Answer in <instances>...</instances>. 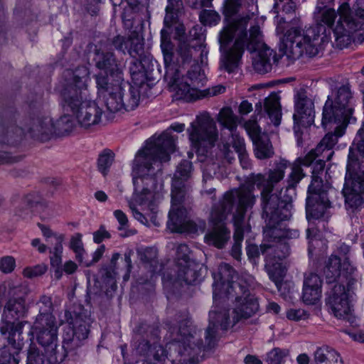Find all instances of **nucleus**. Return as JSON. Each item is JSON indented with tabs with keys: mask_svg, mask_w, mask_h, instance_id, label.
<instances>
[{
	"mask_svg": "<svg viewBox=\"0 0 364 364\" xmlns=\"http://www.w3.org/2000/svg\"><path fill=\"white\" fill-rule=\"evenodd\" d=\"M325 154H321V156L318 157L313 166H311V174H312V181L313 183L315 180L320 181L321 183H323L321 177L318 176L320 173H322L324 168L325 164L326 161L331 160V158H325Z\"/></svg>",
	"mask_w": 364,
	"mask_h": 364,
	"instance_id": "5fc2aeb1",
	"label": "nucleus"
},
{
	"mask_svg": "<svg viewBox=\"0 0 364 364\" xmlns=\"http://www.w3.org/2000/svg\"><path fill=\"white\" fill-rule=\"evenodd\" d=\"M262 105L261 102L257 103L255 105V113H257V115H255L251 119L247 120L245 123V129L247 131V134H249L250 137L252 140L255 139L256 138H258L263 134H265L264 133H262L261 128L257 124V116L262 114Z\"/></svg>",
	"mask_w": 364,
	"mask_h": 364,
	"instance_id": "c03bdc74",
	"label": "nucleus"
},
{
	"mask_svg": "<svg viewBox=\"0 0 364 364\" xmlns=\"http://www.w3.org/2000/svg\"><path fill=\"white\" fill-rule=\"evenodd\" d=\"M184 14L183 0H167L164 24L167 28L178 23Z\"/></svg>",
	"mask_w": 364,
	"mask_h": 364,
	"instance_id": "c85d7f7f",
	"label": "nucleus"
},
{
	"mask_svg": "<svg viewBox=\"0 0 364 364\" xmlns=\"http://www.w3.org/2000/svg\"><path fill=\"white\" fill-rule=\"evenodd\" d=\"M279 97L276 93H272L265 98L264 102V114H267L270 121L276 127L281 123L282 110Z\"/></svg>",
	"mask_w": 364,
	"mask_h": 364,
	"instance_id": "c756f323",
	"label": "nucleus"
},
{
	"mask_svg": "<svg viewBox=\"0 0 364 364\" xmlns=\"http://www.w3.org/2000/svg\"><path fill=\"white\" fill-rule=\"evenodd\" d=\"M265 268L267 269L269 279L274 282L275 285L279 289L282 284L284 273L281 269V264L276 262H267L266 261Z\"/></svg>",
	"mask_w": 364,
	"mask_h": 364,
	"instance_id": "49530a36",
	"label": "nucleus"
},
{
	"mask_svg": "<svg viewBox=\"0 0 364 364\" xmlns=\"http://www.w3.org/2000/svg\"><path fill=\"white\" fill-rule=\"evenodd\" d=\"M330 188L328 183L316 180L309 186L306 199V215L309 222L319 219L327 220L331 217V203L328 196Z\"/></svg>",
	"mask_w": 364,
	"mask_h": 364,
	"instance_id": "2eb2a0df",
	"label": "nucleus"
},
{
	"mask_svg": "<svg viewBox=\"0 0 364 364\" xmlns=\"http://www.w3.org/2000/svg\"><path fill=\"white\" fill-rule=\"evenodd\" d=\"M161 48L166 68V77L168 85L176 92L177 100H192L199 98L194 97L198 89L205 81V75L198 65L192 67L187 73L186 80L181 75V68L191 63L194 48L187 40L180 38L176 48L169 38L168 32L163 28L161 31Z\"/></svg>",
	"mask_w": 364,
	"mask_h": 364,
	"instance_id": "7ed1b4c3",
	"label": "nucleus"
},
{
	"mask_svg": "<svg viewBox=\"0 0 364 364\" xmlns=\"http://www.w3.org/2000/svg\"><path fill=\"white\" fill-rule=\"evenodd\" d=\"M316 364H342V360L334 349L328 346L318 348L314 353Z\"/></svg>",
	"mask_w": 364,
	"mask_h": 364,
	"instance_id": "f704fd0d",
	"label": "nucleus"
},
{
	"mask_svg": "<svg viewBox=\"0 0 364 364\" xmlns=\"http://www.w3.org/2000/svg\"><path fill=\"white\" fill-rule=\"evenodd\" d=\"M36 304L38 306L39 313L36 316L35 321L50 319V317L51 319L56 320L55 316L53 314V304L50 296L42 295Z\"/></svg>",
	"mask_w": 364,
	"mask_h": 364,
	"instance_id": "79ce46f5",
	"label": "nucleus"
},
{
	"mask_svg": "<svg viewBox=\"0 0 364 364\" xmlns=\"http://www.w3.org/2000/svg\"><path fill=\"white\" fill-rule=\"evenodd\" d=\"M252 14H246L228 23L219 33V43L222 55L220 68L229 73L235 72L241 63L245 48L250 52H257L253 58L255 70L264 74L272 70L271 57L274 52L263 42L258 25L247 28Z\"/></svg>",
	"mask_w": 364,
	"mask_h": 364,
	"instance_id": "f257e3e1",
	"label": "nucleus"
},
{
	"mask_svg": "<svg viewBox=\"0 0 364 364\" xmlns=\"http://www.w3.org/2000/svg\"><path fill=\"white\" fill-rule=\"evenodd\" d=\"M305 176L303 168L296 166L294 162L291 164V171L287 178V186L285 192L290 188H294L300 181Z\"/></svg>",
	"mask_w": 364,
	"mask_h": 364,
	"instance_id": "8fccbe9b",
	"label": "nucleus"
},
{
	"mask_svg": "<svg viewBox=\"0 0 364 364\" xmlns=\"http://www.w3.org/2000/svg\"><path fill=\"white\" fill-rule=\"evenodd\" d=\"M255 284V278L242 274L228 290V299H235L232 310V321L235 324L254 316L259 309L257 298L251 292Z\"/></svg>",
	"mask_w": 364,
	"mask_h": 364,
	"instance_id": "1a4fd4ad",
	"label": "nucleus"
},
{
	"mask_svg": "<svg viewBox=\"0 0 364 364\" xmlns=\"http://www.w3.org/2000/svg\"><path fill=\"white\" fill-rule=\"evenodd\" d=\"M321 153L318 151H316V148L311 149L306 154L303 156L298 157L294 163L296 164V166L301 167H311L316 160L321 156Z\"/></svg>",
	"mask_w": 364,
	"mask_h": 364,
	"instance_id": "864d4df0",
	"label": "nucleus"
},
{
	"mask_svg": "<svg viewBox=\"0 0 364 364\" xmlns=\"http://www.w3.org/2000/svg\"><path fill=\"white\" fill-rule=\"evenodd\" d=\"M41 196L37 193H32L25 196L15 205V215L24 218L28 215L31 211V208L41 202Z\"/></svg>",
	"mask_w": 364,
	"mask_h": 364,
	"instance_id": "473e14b6",
	"label": "nucleus"
},
{
	"mask_svg": "<svg viewBox=\"0 0 364 364\" xmlns=\"http://www.w3.org/2000/svg\"><path fill=\"white\" fill-rule=\"evenodd\" d=\"M213 275L214 300L217 296L221 297L223 295L227 296L228 289L232 283L237 281V279L233 280L236 277L235 269L230 264L223 263L219 266L218 273H214Z\"/></svg>",
	"mask_w": 364,
	"mask_h": 364,
	"instance_id": "5701e85b",
	"label": "nucleus"
},
{
	"mask_svg": "<svg viewBox=\"0 0 364 364\" xmlns=\"http://www.w3.org/2000/svg\"><path fill=\"white\" fill-rule=\"evenodd\" d=\"M58 332L57 321L50 318L35 321L29 331L36 335V341L43 348L46 360L50 364H58L65 360L64 352L58 351Z\"/></svg>",
	"mask_w": 364,
	"mask_h": 364,
	"instance_id": "ddd939ff",
	"label": "nucleus"
},
{
	"mask_svg": "<svg viewBox=\"0 0 364 364\" xmlns=\"http://www.w3.org/2000/svg\"><path fill=\"white\" fill-rule=\"evenodd\" d=\"M45 358H46V354L41 353L36 346H30L28 350L27 364H43Z\"/></svg>",
	"mask_w": 364,
	"mask_h": 364,
	"instance_id": "13d9d810",
	"label": "nucleus"
},
{
	"mask_svg": "<svg viewBox=\"0 0 364 364\" xmlns=\"http://www.w3.org/2000/svg\"><path fill=\"white\" fill-rule=\"evenodd\" d=\"M291 208L292 203H289L288 200L282 203L278 208H274L272 215L262 211V218L266 223L264 228V238L269 240H286L299 237V232L297 230L287 229L283 226V222L289 220L291 216Z\"/></svg>",
	"mask_w": 364,
	"mask_h": 364,
	"instance_id": "4468645a",
	"label": "nucleus"
},
{
	"mask_svg": "<svg viewBox=\"0 0 364 364\" xmlns=\"http://www.w3.org/2000/svg\"><path fill=\"white\" fill-rule=\"evenodd\" d=\"M64 235H58L55 237V242L53 244V247L50 249V264L53 267H56L55 271V276L57 279H60L62 276V270L60 269V266L62 263L63 256V242L64 241Z\"/></svg>",
	"mask_w": 364,
	"mask_h": 364,
	"instance_id": "c9c22d12",
	"label": "nucleus"
},
{
	"mask_svg": "<svg viewBox=\"0 0 364 364\" xmlns=\"http://www.w3.org/2000/svg\"><path fill=\"white\" fill-rule=\"evenodd\" d=\"M233 195L225 193L218 203L213 205L208 224L210 230L205 235V242L217 248H223L230 237V231L228 229L225 220L232 211Z\"/></svg>",
	"mask_w": 364,
	"mask_h": 364,
	"instance_id": "9b49d317",
	"label": "nucleus"
},
{
	"mask_svg": "<svg viewBox=\"0 0 364 364\" xmlns=\"http://www.w3.org/2000/svg\"><path fill=\"white\" fill-rule=\"evenodd\" d=\"M17 320H12L11 325L8 327V329L6 328V321H2L1 326H0V331L4 335H8V339L9 341V343L11 341L15 342V336L16 333H18L19 336L22 333L23 328L26 324H28V323L27 321H18L16 322Z\"/></svg>",
	"mask_w": 364,
	"mask_h": 364,
	"instance_id": "a18cd8bd",
	"label": "nucleus"
},
{
	"mask_svg": "<svg viewBox=\"0 0 364 364\" xmlns=\"http://www.w3.org/2000/svg\"><path fill=\"white\" fill-rule=\"evenodd\" d=\"M333 123L336 124L334 132L326 134L316 147V151H318L322 154H325V158L332 157L334 153L332 150L333 147L338 142V138L344 135L346 127L350 124L346 122Z\"/></svg>",
	"mask_w": 364,
	"mask_h": 364,
	"instance_id": "bb28decb",
	"label": "nucleus"
},
{
	"mask_svg": "<svg viewBox=\"0 0 364 364\" xmlns=\"http://www.w3.org/2000/svg\"><path fill=\"white\" fill-rule=\"evenodd\" d=\"M233 195L232 208L236 205L235 213L233 214V223L235 232L234 242L242 243L244 238L243 223L247 209L251 208L255 203V196L252 194L251 188H235L227 191Z\"/></svg>",
	"mask_w": 364,
	"mask_h": 364,
	"instance_id": "a211bd4d",
	"label": "nucleus"
},
{
	"mask_svg": "<svg viewBox=\"0 0 364 364\" xmlns=\"http://www.w3.org/2000/svg\"><path fill=\"white\" fill-rule=\"evenodd\" d=\"M289 166V161L285 159H281L275 164V166L268 171V177L266 178L261 173L252 174L249 178V182L240 187L251 188L252 194H253L254 186L262 188V208L264 213L269 215L272 214L274 208H278L283 203L289 200V203H292V198L286 193L282 196V191L279 195L272 193L274 186L281 181L285 175V171Z\"/></svg>",
	"mask_w": 364,
	"mask_h": 364,
	"instance_id": "6e6552de",
	"label": "nucleus"
},
{
	"mask_svg": "<svg viewBox=\"0 0 364 364\" xmlns=\"http://www.w3.org/2000/svg\"><path fill=\"white\" fill-rule=\"evenodd\" d=\"M77 122L74 115L65 114L61 116L54 124V135L61 136L69 134L76 127Z\"/></svg>",
	"mask_w": 364,
	"mask_h": 364,
	"instance_id": "58836bf2",
	"label": "nucleus"
},
{
	"mask_svg": "<svg viewBox=\"0 0 364 364\" xmlns=\"http://www.w3.org/2000/svg\"><path fill=\"white\" fill-rule=\"evenodd\" d=\"M132 37V36H129L126 38L124 36H117L114 38L112 44L117 50L125 53L129 46Z\"/></svg>",
	"mask_w": 364,
	"mask_h": 364,
	"instance_id": "69168bd1",
	"label": "nucleus"
},
{
	"mask_svg": "<svg viewBox=\"0 0 364 364\" xmlns=\"http://www.w3.org/2000/svg\"><path fill=\"white\" fill-rule=\"evenodd\" d=\"M177 272L176 279L182 284L184 282L186 284H193L199 279L200 274L198 270V264L195 262H192L183 265H179Z\"/></svg>",
	"mask_w": 364,
	"mask_h": 364,
	"instance_id": "2f4dec72",
	"label": "nucleus"
},
{
	"mask_svg": "<svg viewBox=\"0 0 364 364\" xmlns=\"http://www.w3.org/2000/svg\"><path fill=\"white\" fill-rule=\"evenodd\" d=\"M123 88L115 87L112 88L110 93L103 96L105 99V104L109 112L112 113L123 112L124 107L123 106L122 97Z\"/></svg>",
	"mask_w": 364,
	"mask_h": 364,
	"instance_id": "72a5a7b5",
	"label": "nucleus"
},
{
	"mask_svg": "<svg viewBox=\"0 0 364 364\" xmlns=\"http://www.w3.org/2000/svg\"><path fill=\"white\" fill-rule=\"evenodd\" d=\"M192 163L183 160L177 166L172 179L171 196L173 200L180 201L184 198L186 192V181L191 176Z\"/></svg>",
	"mask_w": 364,
	"mask_h": 364,
	"instance_id": "b1692460",
	"label": "nucleus"
},
{
	"mask_svg": "<svg viewBox=\"0 0 364 364\" xmlns=\"http://www.w3.org/2000/svg\"><path fill=\"white\" fill-rule=\"evenodd\" d=\"M265 240L268 243L261 245V252L266 255V261L279 262L289 255L290 247L287 240H269L266 238Z\"/></svg>",
	"mask_w": 364,
	"mask_h": 364,
	"instance_id": "393cba45",
	"label": "nucleus"
},
{
	"mask_svg": "<svg viewBox=\"0 0 364 364\" xmlns=\"http://www.w3.org/2000/svg\"><path fill=\"white\" fill-rule=\"evenodd\" d=\"M252 142L255 146V155L257 159H266L273 156V147L267 134L256 138Z\"/></svg>",
	"mask_w": 364,
	"mask_h": 364,
	"instance_id": "4c0bfd02",
	"label": "nucleus"
},
{
	"mask_svg": "<svg viewBox=\"0 0 364 364\" xmlns=\"http://www.w3.org/2000/svg\"><path fill=\"white\" fill-rule=\"evenodd\" d=\"M335 9L324 6H317L314 12L316 25L303 31L293 27L285 33L282 38V49L284 54L292 60L299 59L303 55L314 57L318 53L321 43L327 38L331 31L334 33L335 20L337 17Z\"/></svg>",
	"mask_w": 364,
	"mask_h": 364,
	"instance_id": "39448f33",
	"label": "nucleus"
},
{
	"mask_svg": "<svg viewBox=\"0 0 364 364\" xmlns=\"http://www.w3.org/2000/svg\"><path fill=\"white\" fill-rule=\"evenodd\" d=\"M47 271V266L45 264H38L33 267L26 268L23 270L25 277L32 278L43 274Z\"/></svg>",
	"mask_w": 364,
	"mask_h": 364,
	"instance_id": "774afa93",
	"label": "nucleus"
},
{
	"mask_svg": "<svg viewBox=\"0 0 364 364\" xmlns=\"http://www.w3.org/2000/svg\"><path fill=\"white\" fill-rule=\"evenodd\" d=\"M287 318L289 320L299 321L308 318V313L301 309H289L286 313Z\"/></svg>",
	"mask_w": 364,
	"mask_h": 364,
	"instance_id": "e2e57ef3",
	"label": "nucleus"
},
{
	"mask_svg": "<svg viewBox=\"0 0 364 364\" xmlns=\"http://www.w3.org/2000/svg\"><path fill=\"white\" fill-rule=\"evenodd\" d=\"M229 316L226 312L217 313L211 310L209 313V325L207 327L203 341L200 338L201 331L191 326V321L184 317L179 321L178 326L169 328L172 341L166 347L170 356L176 354L177 364H196L199 362L201 353L213 350L217 344V326L219 323L223 329L228 326Z\"/></svg>",
	"mask_w": 364,
	"mask_h": 364,
	"instance_id": "20e7f679",
	"label": "nucleus"
},
{
	"mask_svg": "<svg viewBox=\"0 0 364 364\" xmlns=\"http://www.w3.org/2000/svg\"><path fill=\"white\" fill-rule=\"evenodd\" d=\"M352 100L353 93L348 82L338 87L334 100L328 96L323 109V127L326 128L331 122H346L354 124L356 118L353 116Z\"/></svg>",
	"mask_w": 364,
	"mask_h": 364,
	"instance_id": "f8f14e48",
	"label": "nucleus"
},
{
	"mask_svg": "<svg viewBox=\"0 0 364 364\" xmlns=\"http://www.w3.org/2000/svg\"><path fill=\"white\" fill-rule=\"evenodd\" d=\"M323 273L327 283L336 282L341 273V259L336 255H331L326 262Z\"/></svg>",
	"mask_w": 364,
	"mask_h": 364,
	"instance_id": "ea45409f",
	"label": "nucleus"
},
{
	"mask_svg": "<svg viewBox=\"0 0 364 364\" xmlns=\"http://www.w3.org/2000/svg\"><path fill=\"white\" fill-rule=\"evenodd\" d=\"M294 129L297 133L298 127H309L313 124L314 118V102L307 97L306 92L304 90L297 92L294 97Z\"/></svg>",
	"mask_w": 364,
	"mask_h": 364,
	"instance_id": "412c9836",
	"label": "nucleus"
},
{
	"mask_svg": "<svg viewBox=\"0 0 364 364\" xmlns=\"http://www.w3.org/2000/svg\"><path fill=\"white\" fill-rule=\"evenodd\" d=\"M26 292L22 287H16L11 292L2 316V321H6V328L11 326L12 320H18L24 316L27 308L26 306Z\"/></svg>",
	"mask_w": 364,
	"mask_h": 364,
	"instance_id": "4be33fe9",
	"label": "nucleus"
},
{
	"mask_svg": "<svg viewBox=\"0 0 364 364\" xmlns=\"http://www.w3.org/2000/svg\"><path fill=\"white\" fill-rule=\"evenodd\" d=\"M187 132L193 146L198 151L214 146L218 139L215 122L208 114L198 116Z\"/></svg>",
	"mask_w": 364,
	"mask_h": 364,
	"instance_id": "f3484780",
	"label": "nucleus"
},
{
	"mask_svg": "<svg viewBox=\"0 0 364 364\" xmlns=\"http://www.w3.org/2000/svg\"><path fill=\"white\" fill-rule=\"evenodd\" d=\"M16 267L15 259L11 256H5L0 259V271L9 274L14 271Z\"/></svg>",
	"mask_w": 364,
	"mask_h": 364,
	"instance_id": "0e129e2a",
	"label": "nucleus"
},
{
	"mask_svg": "<svg viewBox=\"0 0 364 364\" xmlns=\"http://www.w3.org/2000/svg\"><path fill=\"white\" fill-rule=\"evenodd\" d=\"M114 158V154L109 149H105L100 154L97 159V167L103 176L107 174Z\"/></svg>",
	"mask_w": 364,
	"mask_h": 364,
	"instance_id": "de8ad7c7",
	"label": "nucleus"
},
{
	"mask_svg": "<svg viewBox=\"0 0 364 364\" xmlns=\"http://www.w3.org/2000/svg\"><path fill=\"white\" fill-rule=\"evenodd\" d=\"M218 121L223 127L230 132L232 141H233V135H237L235 134L237 117L234 114L232 109L230 107L223 108L218 114Z\"/></svg>",
	"mask_w": 364,
	"mask_h": 364,
	"instance_id": "a19ab883",
	"label": "nucleus"
},
{
	"mask_svg": "<svg viewBox=\"0 0 364 364\" xmlns=\"http://www.w3.org/2000/svg\"><path fill=\"white\" fill-rule=\"evenodd\" d=\"M175 147L176 139L166 131L147 141L133 161L134 200L139 205L147 206L153 215L151 218L157 213L158 203L162 198L159 192L153 193L156 188L157 175L161 173V163L170 160V154Z\"/></svg>",
	"mask_w": 364,
	"mask_h": 364,
	"instance_id": "f03ea898",
	"label": "nucleus"
},
{
	"mask_svg": "<svg viewBox=\"0 0 364 364\" xmlns=\"http://www.w3.org/2000/svg\"><path fill=\"white\" fill-rule=\"evenodd\" d=\"M355 16L352 14L348 1L342 2L338 9L339 19L334 29L336 45L343 49L350 44L352 34L360 31L359 36L364 40V0H357Z\"/></svg>",
	"mask_w": 364,
	"mask_h": 364,
	"instance_id": "9d476101",
	"label": "nucleus"
},
{
	"mask_svg": "<svg viewBox=\"0 0 364 364\" xmlns=\"http://www.w3.org/2000/svg\"><path fill=\"white\" fill-rule=\"evenodd\" d=\"M95 80L98 92L103 96L110 93L112 89L115 87L122 88L125 82L123 80L122 73H109V75L99 73L95 75Z\"/></svg>",
	"mask_w": 364,
	"mask_h": 364,
	"instance_id": "cd10ccee",
	"label": "nucleus"
},
{
	"mask_svg": "<svg viewBox=\"0 0 364 364\" xmlns=\"http://www.w3.org/2000/svg\"><path fill=\"white\" fill-rule=\"evenodd\" d=\"M242 0H226L224 3L223 14L225 20L237 14L241 8Z\"/></svg>",
	"mask_w": 364,
	"mask_h": 364,
	"instance_id": "4d7b16f0",
	"label": "nucleus"
},
{
	"mask_svg": "<svg viewBox=\"0 0 364 364\" xmlns=\"http://www.w3.org/2000/svg\"><path fill=\"white\" fill-rule=\"evenodd\" d=\"M200 21L205 26H215L220 21V16L219 14L210 9H203L199 14Z\"/></svg>",
	"mask_w": 364,
	"mask_h": 364,
	"instance_id": "603ef678",
	"label": "nucleus"
},
{
	"mask_svg": "<svg viewBox=\"0 0 364 364\" xmlns=\"http://www.w3.org/2000/svg\"><path fill=\"white\" fill-rule=\"evenodd\" d=\"M70 76L61 90L62 105L67 112L73 114L80 127L89 129L100 123L102 109L92 100L87 90L88 70L77 68L68 71Z\"/></svg>",
	"mask_w": 364,
	"mask_h": 364,
	"instance_id": "423d86ee",
	"label": "nucleus"
},
{
	"mask_svg": "<svg viewBox=\"0 0 364 364\" xmlns=\"http://www.w3.org/2000/svg\"><path fill=\"white\" fill-rule=\"evenodd\" d=\"M150 355H152L156 361L161 362L167 358L168 353L162 346L154 345L153 348H151L148 356Z\"/></svg>",
	"mask_w": 364,
	"mask_h": 364,
	"instance_id": "338daca9",
	"label": "nucleus"
},
{
	"mask_svg": "<svg viewBox=\"0 0 364 364\" xmlns=\"http://www.w3.org/2000/svg\"><path fill=\"white\" fill-rule=\"evenodd\" d=\"M326 306L331 314L339 319H343L350 325L357 326L356 318L353 314L348 294L345 287L336 284L326 299Z\"/></svg>",
	"mask_w": 364,
	"mask_h": 364,
	"instance_id": "6ab92c4d",
	"label": "nucleus"
},
{
	"mask_svg": "<svg viewBox=\"0 0 364 364\" xmlns=\"http://www.w3.org/2000/svg\"><path fill=\"white\" fill-rule=\"evenodd\" d=\"M142 60L139 58H132L130 60L129 70L133 80H138V76L144 73Z\"/></svg>",
	"mask_w": 364,
	"mask_h": 364,
	"instance_id": "052dcab7",
	"label": "nucleus"
},
{
	"mask_svg": "<svg viewBox=\"0 0 364 364\" xmlns=\"http://www.w3.org/2000/svg\"><path fill=\"white\" fill-rule=\"evenodd\" d=\"M289 354L288 349L274 348L267 354V360L272 364H281Z\"/></svg>",
	"mask_w": 364,
	"mask_h": 364,
	"instance_id": "6e6d98bb",
	"label": "nucleus"
},
{
	"mask_svg": "<svg viewBox=\"0 0 364 364\" xmlns=\"http://www.w3.org/2000/svg\"><path fill=\"white\" fill-rule=\"evenodd\" d=\"M232 146L237 153L241 166L244 169L251 168V161L247 153L245 140L239 135H233Z\"/></svg>",
	"mask_w": 364,
	"mask_h": 364,
	"instance_id": "37998d69",
	"label": "nucleus"
},
{
	"mask_svg": "<svg viewBox=\"0 0 364 364\" xmlns=\"http://www.w3.org/2000/svg\"><path fill=\"white\" fill-rule=\"evenodd\" d=\"M70 248L75 252V259L78 262L82 263L86 252L83 247L82 235L80 233H76L72 236L70 242Z\"/></svg>",
	"mask_w": 364,
	"mask_h": 364,
	"instance_id": "09e8293b",
	"label": "nucleus"
},
{
	"mask_svg": "<svg viewBox=\"0 0 364 364\" xmlns=\"http://www.w3.org/2000/svg\"><path fill=\"white\" fill-rule=\"evenodd\" d=\"M127 51L129 53L132 58H139L144 59L145 57L144 51V44L138 36H133L132 37L129 46Z\"/></svg>",
	"mask_w": 364,
	"mask_h": 364,
	"instance_id": "3c124183",
	"label": "nucleus"
},
{
	"mask_svg": "<svg viewBox=\"0 0 364 364\" xmlns=\"http://www.w3.org/2000/svg\"><path fill=\"white\" fill-rule=\"evenodd\" d=\"M94 60L100 70L109 73H122V65L117 63L112 53L97 52Z\"/></svg>",
	"mask_w": 364,
	"mask_h": 364,
	"instance_id": "7c9ffc66",
	"label": "nucleus"
},
{
	"mask_svg": "<svg viewBox=\"0 0 364 364\" xmlns=\"http://www.w3.org/2000/svg\"><path fill=\"white\" fill-rule=\"evenodd\" d=\"M64 327L62 346L58 347V351L64 352L65 358L70 352L77 350L83 345L90 332V318L81 313H75Z\"/></svg>",
	"mask_w": 364,
	"mask_h": 364,
	"instance_id": "dca6fc26",
	"label": "nucleus"
},
{
	"mask_svg": "<svg viewBox=\"0 0 364 364\" xmlns=\"http://www.w3.org/2000/svg\"><path fill=\"white\" fill-rule=\"evenodd\" d=\"M183 199L177 201L173 200L171 196V208L168 213L167 225L172 232H197L198 230V225L188 219L186 209L181 206Z\"/></svg>",
	"mask_w": 364,
	"mask_h": 364,
	"instance_id": "aec40b11",
	"label": "nucleus"
},
{
	"mask_svg": "<svg viewBox=\"0 0 364 364\" xmlns=\"http://www.w3.org/2000/svg\"><path fill=\"white\" fill-rule=\"evenodd\" d=\"M321 280L315 273L304 275L302 300L306 304H314L321 296Z\"/></svg>",
	"mask_w": 364,
	"mask_h": 364,
	"instance_id": "a878e982",
	"label": "nucleus"
},
{
	"mask_svg": "<svg viewBox=\"0 0 364 364\" xmlns=\"http://www.w3.org/2000/svg\"><path fill=\"white\" fill-rule=\"evenodd\" d=\"M16 123V113L13 107H0V144L16 145L23 140L26 133L42 141L54 135L51 118L40 110L33 109Z\"/></svg>",
	"mask_w": 364,
	"mask_h": 364,
	"instance_id": "0eeeda50",
	"label": "nucleus"
},
{
	"mask_svg": "<svg viewBox=\"0 0 364 364\" xmlns=\"http://www.w3.org/2000/svg\"><path fill=\"white\" fill-rule=\"evenodd\" d=\"M123 88L122 102L124 111H132L138 107L140 100V93L137 87H132L127 82H124Z\"/></svg>",
	"mask_w": 364,
	"mask_h": 364,
	"instance_id": "e433bc0d",
	"label": "nucleus"
},
{
	"mask_svg": "<svg viewBox=\"0 0 364 364\" xmlns=\"http://www.w3.org/2000/svg\"><path fill=\"white\" fill-rule=\"evenodd\" d=\"M102 274L108 279V282H110L112 289L114 291L117 288L115 284V278L117 275V267H112V265L109 264L102 268Z\"/></svg>",
	"mask_w": 364,
	"mask_h": 364,
	"instance_id": "680f3d73",
	"label": "nucleus"
},
{
	"mask_svg": "<svg viewBox=\"0 0 364 364\" xmlns=\"http://www.w3.org/2000/svg\"><path fill=\"white\" fill-rule=\"evenodd\" d=\"M190 249L186 244H181L176 250V259L178 266L193 262L189 257Z\"/></svg>",
	"mask_w": 364,
	"mask_h": 364,
	"instance_id": "bf43d9fd",
	"label": "nucleus"
}]
</instances>
